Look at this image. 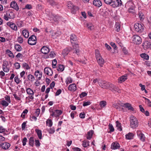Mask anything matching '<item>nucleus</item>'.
Masks as SVG:
<instances>
[{
    "mask_svg": "<svg viewBox=\"0 0 151 151\" xmlns=\"http://www.w3.org/2000/svg\"><path fill=\"white\" fill-rule=\"evenodd\" d=\"M47 14L48 19L50 21H53L55 24H57L63 21V18L58 15H54L51 12Z\"/></svg>",
    "mask_w": 151,
    "mask_h": 151,
    "instance_id": "obj_1",
    "label": "nucleus"
},
{
    "mask_svg": "<svg viewBox=\"0 0 151 151\" xmlns=\"http://www.w3.org/2000/svg\"><path fill=\"white\" fill-rule=\"evenodd\" d=\"M138 122L137 119L133 116L130 117V126L131 128H135L138 126Z\"/></svg>",
    "mask_w": 151,
    "mask_h": 151,
    "instance_id": "obj_2",
    "label": "nucleus"
},
{
    "mask_svg": "<svg viewBox=\"0 0 151 151\" xmlns=\"http://www.w3.org/2000/svg\"><path fill=\"white\" fill-rule=\"evenodd\" d=\"M132 38L133 43L136 45H139L142 42V38L137 35H134Z\"/></svg>",
    "mask_w": 151,
    "mask_h": 151,
    "instance_id": "obj_3",
    "label": "nucleus"
},
{
    "mask_svg": "<svg viewBox=\"0 0 151 151\" xmlns=\"http://www.w3.org/2000/svg\"><path fill=\"white\" fill-rule=\"evenodd\" d=\"M143 24L139 23H136L134 26L135 31L137 32L141 33L143 31Z\"/></svg>",
    "mask_w": 151,
    "mask_h": 151,
    "instance_id": "obj_4",
    "label": "nucleus"
},
{
    "mask_svg": "<svg viewBox=\"0 0 151 151\" xmlns=\"http://www.w3.org/2000/svg\"><path fill=\"white\" fill-rule=\"evenodd\" d=\"M98 83L99 84L101 88H104L108 89V84L110 83L106 82L102 80H99Z\"/></svg>",
    "mask_w": 151,
    "mask_h": 151,
    "instance_id": "obj_5",
    "label": "nucleus"
},
{
    "mask_svg": "<svg viewBox=\"0 0 151 151\" xmlns=\"http://www.w3.org/2000/svg\"><path fill=\"white\" fill-rule=\"evenodd\" d=\"M36 41L37 38L34 35H32L28 39V43L30 45H34L36 43Z\"/></svg>",
    "mask_w": 151,
    "mask_h": 151,
    "instance_id": "obj_6",
    "label": "nucleus"
},
{
    "mask_svg": "<svg viewBox=\"0 0 151 151\" xmlns=\"http://www.w3.org/2000/svg\"><path fill=\"white\" fill-rule=\"evenodd\" d=\"M108 89L113 92H115L117 91L118 93L120 92V91L119 90L118 88L116 86L110 83L108 84Z\"/></svg>",
    "mask_w": 151,
    "mask_h": 151,
    "instance_id": "obj_7",
    "label": "nucleus"
},
{
    "mask_svg": "<svg viewBox=\"0 0 151 151\" xmlns=\"http://www.w3.org/2000/svg\"><path fill=\"white\" fill-rule=\"evenodd\" d=\"M122 5L121 0H112L111 5L114 7L121 6Z\"/></svg>",
    "mask_w": 151,
    "mask_h": 151,
    "instance_id": "obj_8",
    "label": "nucleus"
},
{
    "mask_svg": "<svg viewBox=\"0 0 151 151\" xmlns=\"http://www.w3.org/2000/svg\"><path fill=\"white\" fill-rule=\"evenodd\" d=\"M9 63L7 61H5L3 63L2 65V69L5 72H8L10 68L9 66Z\"/></svg>",
    "mask_w": 151,
    "mask_h": 151,
    "instance_id": "obj_9",
    "label": "nucleus"
},
{
    "mask_svg": "<svg viewBox=\"0 0 151 151\" xmlns=\"http://www.w3.org/2000/svg\"><path fill=\"white\" fill-rule=\"evenodd\" d=\"M142 45L145 50L151 48V43L148 41H145L143 43Z\"/></svg>",
    "mask_w": 151,
    "mask_h": 151,
    "instance_id": "obj_10",
    "label": "nucleus"
},
{
    "mask_svg": "<svg viewBox=\"0 0 151 151\" xmlns=\"http://www.w3.org/2000/svg\"><path fill=\"white\" fill-rule=\"evenodd\" d=\"M137 135L139 139L142 141L144 142L145 139L144 135L142 133L141 131L139 130L137 131Z\"/></svg>",
    "mask_w": 151,
    "mask_h": 151,
    "instance_id": "obj_11",
    "label": "nucleus"
},
{
    "mask_svg": "<svg viewBox=\"0 0 151 151\" xmlns=\"http://www.w3.org/2000/svg\"><path fill=\"white\" fill-rule=\"evenodd\" d=\"M7 25L14 30L16 31L17 29V26L13 22H8L7 23Z\"/></svg>",
    "mask_w": 151,
    "mask_h": 151,
    "instance_id": "obj_12",
    "label": "nucleus"
},
{
    "mask_svg": "<svg viewBox=\"0 0 151 151\" xmlns=\"http://www.w3.org/2000/svg\"><path fill=\"white\" fill-rule=\"evenodd\" d=\"M10 146V144L8 143L5 142L2 143L0 145V147L4 150L8 149Z\"/></svg>",
    "mask_w": 151,
    "mask_h": 151,
    "instance_id": "obj_13",
    "label": "nucleus"
},
{
    "mask_svg": "<svg viewBox=\"0 0 151 151\" xmlns=\"http://www.w3.org/2000/svg\"><path fill=\"white\" fill-rule=\"evenodd\" d=\"M45 73L49 76H51L53 74V72L51 69L49 67L45 68L44 69Z\"/></svg>",
    "mask_w": 151,
    "mask_h": 151,
    "instance_id": "obj_14",
    "label": "nucleus"
},
{
    "mask_svg": "<svg viewBox=\"0 0 151 151\" xmlns=\"http://www.w3.org/2000/svg\"><path fill=\"white\" fill-rule=\"evenodd\" d=\"M120 145L117 142H114L112 143L111 148L113 150H116L119 148Z\"/></svg>",
    "mask_w": 151,
    "mask_h": 151,
    "instance_id": "obj_15",
    "label": "nucleus"
},
{
    "mask_svg": "<svg viewBox=\"0 0 151 151\" xmlns=\"http://www.w3.org/2000/svg\"><path fill=\"white\" fill-rule=\"evenodd\" d=\"M93 4L97 7H99L102 5V3L100 0H94L93 1Z\"/></svg>",
    "mask_w": 151,
    "mask_h": 151,
    "instance_id": "obj_16",
    "label": "nucleus"
},
{
    "mask_svg": "<svg viewBox=\"0 0 151 151\" xmlns=\"http://www.w3.org/2000/svg\"><path fill=\"white\" fill-rule=\"evenodd\" d=\"M49 51V48L46 46H44L41 49V52L45 54L47 53Z\"/></svg>",
    "mask_w": 151,
    "mask_h": 151,
    "instance_id": "obj_17",
    "label": "nucleus"
},
{
    "mask_svg": "<svg viewBox=\"0 0 151 151\" xmlns=\"http://www.w3.org/2000/svg\"><path fill=\"white\" fill-rule=\"evenodd\" d=\"M68 90L72 91H74L76 90V84L73 83L70 84L68 87Z\"/></svg>",
    "mask_w": 151,
    "mask_h": 151,
    "instance_id": "obj_18",
    "label": "nucleus"
},
{
    "mask_svg": "<svg viewBox=\"0 0 151 151\" xmlns=\"http://www.w3.org/2000/svg\"><path fill=\"white\" fill-rule=\"evenodd\" d=\"M11 7L15 9L16 10H19L18 6L17 5L15 1H12L10 5Z\"/></svg>",
    "mask_w": 151,
    "mask_h": 151,
    "instance_id": "obj_19",
    "label": "nucleus"
},
{
    "mask_svg": "<svg viewBox=\"0 0 151 151\" xmlns=\"http://www.w3.org/2000/svg\"><path fill=\"white\" fill-rule=\"evenodd\" d=\"M127 79V75H123L119 77L118 80V82L119 83H121L124 82Z\"/></svg>",
    "mask_w": 151,
    "mask_h": 151,
    "instance_id": "obj_20",
    "label": "nucleus"
},
{
    "mask_svg": "<svg viewBox=\"0 0 151 151\" xmlns=\"http://www.w3.org/2000/svg\"><path fill=\"white\" fill-rule=\"evenodd\" d=\"M79 46L78 44H76L73 45V52H75L77 55H78L79 52Z\"/></svg>",
    "mask_w": 151,
    "mask_h": 151,
    "instance_id": "obj_21",
    "label": "nucleus"
},
{
    "mask_svg": "<svg viewBox=\"0 0 151 151\" xmlns=\"http://www.w3.org/2000/svg\"><path fill=\"white\" fill-rule=\"evenodd\" d=\"M94 132L92 130H91L88 132L86 135V138L90 140L92 137Z\"/></svg>",
    "mask_w": 151,
    "mask_h": 151,
    "instance_id": "obj_22",
    "label": "nucleus"
},
{
    "mask_svg": "<svg viewBox=\"0 0 151 151\" xmlns=\"http://www.w3.org/2000/svg\"><path fill=\"white\" fill-rule=\"evenodd\" d=\"M124 106L128 109L129 110H130L131 111L134 110V108L132 107L131 105L129 103H125L124 104Z\"/></svg>",
    "mask_w": 151,
    "mask_h": 151,
    "instance_id": "obj_23",
    "label": "nucleus"
},
{
    "mask_svg": "<svg viewBox=\"0 0 151 151\" xmlns=\"http://www.w3.org/2000/svg\"><path fill=\"white\" fill-rule=\"evenodd\" d=\"M78 39L76 35L74 34H72L70 35V40L71 43H72L74 41H76Z\"/></svg>",
    "mask_w": 151,
    "mask_h": 151,
    "instance_id": "obj_24",
    "label": "nucleus"
},
{
    "mask_svg": "<svg viewBox=\"0 0 151 151\" xmlns=\"http://www.w3.org/2000/svg\"><path fill=\"white\" fill-rule=\"evenodd\" d=\"M72 7V9H70L71 12L73 14H75L76 12L78 11L79 9L78 6L74 5H73Z\"/></svg>",
    "mask_w": 151,
    "mask_h": 151,
    "instance_id": "obj_25",
    "label": "nucleus"
},
{
    "mask_svg": "<svg viewBox=\"0 0 151 151\" xmlns=\"http://www.w3.org/2000/svg\"><path fill=\"white\" fill-rule=\"evenodd\" d=\"M134 135L133 133L131 132L126 135V138L127 139H133Z\"/></svg>",
    "mask_w": 151,
    "mask_h": 151,
    "instance_id": "obj_26",
    "label": "nucleus"
},
{
    "mask_svg": "<svg viewBox=\"0 0 151 151\" xmlns=\"http://www.w3.org/2000/svg\"><path fill=\"white\" fill-rule=\"evenodd\" d=\"M70 51V49L68 48H66L65 49L63 50V51L62 52V55L64 56H65L67 55L68 53H69Z\"/></svg>",
    "mask_w": 151,
    "mask_h": 151,
    "instance_id": "obj_27",
    "label": "nucleus"
},
{
    "mask_svg": "<svg viewBox=\"0 0 151 151\" xmlns=\"http://www.w3.org/2000/svg\"><path fill=\"white\" fill-rule=\"evenodd\" d=\"M22 34L23 36L26 38H27L29 36V32L25 29L22 31Z\"/></svg>",
    "mask_w": 151,
    "mask_h": 151,
    "instance_id": "obj_28",
    "label": "nucleus"
},
{
    "mask_svg": "<svg viewBox=\"0 0 151 151\" xmlns=\"http://www.w3.org/2000/svg\"><path fill=\"white\" fill-rule=\"evenodd\" d=\"M98 63L101 66H102L103 64L104 63V60L102 57L96 59Z\"/></svg>",
    "mask_w": 151,
    "mask_h": 151,
    "instance_id": "obj_29",
    "label": "nucleus"
},
{
    "mask_svg": "<svg viewBox=\"0 0 151 151\" xmlns=\"http://www.w3.org/2000/svg\"><path fill=\"white\" fill-rule=\"evenodd\" d=\"M47 2L52 6H55L58 4V3L53 0H46Z\"/></svg>",
    "mask_w": 151,
    "mask_h": 151,
    "instance_id": "obj_30",
    "label": "nucleus"
},
{
    "mask_svg": "<svg viewBox=\"0 0 151 151\" xmlns=\"http://www.w3.org/2000/svg\"><path fill=\"white\" fill-rule=\"evenodd\" d=\"M115 30L117 32L120 30V24L119 22H116L115 24Z\"/></svg>",
    "mask_w": 151,
    "mask_h": 151,
    "instance_id": "obj_31",
    "label": "nucleus"
},
{
    "mask_svg": "<svg viewBox=\"0 0 151 151\" xmlns=\"http://www.w3.org/2000/svg\"><path fill=\"white\" fill-rule=\"evenodd\" d=\"M14 48L18 52L22 50L21 47L19 44L15 45L14 46Z\"/></svg>",
    "mask_w": 151,
    "mask_h": 151,
    "instance_id": "obj_32",
    "label": "nucleus"
},
{
    "mask_svg": "<svg viewBox=\"0 0 151 151\" xmlns=\"http://www.w3.org/2000/svg\"><path fill=\"white\" fill-rule=\"evenodd\" d=\"M1 104L3 106L6 107L9 105V103L5 100H2L0 102Z\"/></svg>",
    "mask_w": 151,
    "mask_h": 151,
    "instance_id": "obj_33",
    "label": "nucleus"
},
{
    "mask_svg": "<svg viewBox=\"0 0 151 151\" xmlns=\"http://www.w3.org/2000/svg\"><path fill=\"white\" fill-rule=\"evenodd\" d=\"M32 59L33 61L35 62H38V57L37 54H34L32 56Z\"/></svg>",
    "mask_w": 151,
    "mask_h": 151,
    "instance_id": "obj_34",
    "label": "nucleus"
},
{
    "mask_svg": "<svg viewBox=\"0 0 151 151\" xmlns=\"http://www.w3.org/2000/svg\"><path fill=\"white\" fill-rule=\"evenodd\" d=\"M89 142L87 140H84L83 142V146L85 147H86L89 145Z\"/></svg>",
    "mask_w": 151,
    "mask_h": 151,
    "instance_id": "obj_35",
    "label": "nucleus"
},
{
    "mask_svg": "<svg viewBox=\"0 0 151 151\" xmlns=\"http://www.w3.org/2000/svg\"><path fill=\"white\" fill-rule=\"evenodd\" d=\"M6 14L9 19L13 18L14 17V15L13 12H6Z\"/></svg>",
    "mask_w": 151,
    "mask_h": 151,
    "instance_id": "obj_36",
    "label": "nucleus"
},
{
    "mask_svg": "<svg viewBox=\"0 0 151 151\" xmlns=\"http://www.w3.org/2000/svg\"><path fill=\"white\" fill-rule=\"evenodd\" d=\"M99 105L101 108H104L106 105V102L104 101H101L100 102Z\"/></svg>",
    "mask_w": 151,
    "mask_h": 151,
    "instance_id": "obj_37",
    "label": "nucleus"
},
{
    "mask_svg": "<svg viewBox=\"0 0 151 151\" xmlns=\"http://www.w3.org/2000/svg\"><path fill=\"white\" fill-rule=\"evenodd\" d=\"M116 127H117V129L118 130L120 131H121L122 130V129L121 128V124L117 121L116 122Z\"/></svg>",
    "mask_w": 151,
    "mask_h": 151,
    "instance_id": "obj_38",
    "label": "nucleus"
},
{
    "mask_svg": "<svg viewBox=\"0 0 151 151\" xmlns=\"http://www.w3.org/2000/svg\"><path fill=\"white\" fill-rule=\"evenodd\" d=\"M140 56L142 58L146 60H148L149 58V56L145 53L141 54L140 55Z\"/></svg>",
    "mask_w": 151,
    "mask_h": 151,
    "instance_id": "obj_39",
    "label": "nucleus"
},
{
    "mask_svg": "<svg viewBox=\"0 0 151 151\" xmlns=\"http://www.w3.org/2000/svg\"><path fill=\"white\" fill-rule=\"evenodd\" d=\"M64 69V65H59L58 67L57 68V70L58 71H62Z\"/></svg>",
    "mask_w": 151,
    "mask_h": 151,
    "instance_id": "obj_40",
    "label": "nucleus"
},
{
    "mask_svg": "<svg viewBox=\"0 0 151 151\" xmlns=\"http://www.w3.org/2000/svg\"><path fill=\"white\" fill-rule=\"evenodd\" d=\"M62 111L59 110H56L55 111V116H58L62 113Z\"/></svg>",
    "mask_w": 151,
    "mask_h": 151,
    "instance_id": "obj_41",
    "label": "nucleus"
},
{
    "mask_svg": "<svg viewBox=\"0 0 151 151\" xmlns=\"http://www.w3.org/2000/svg\"><path fill=\"white\" fill-rule=\"evenodd\" d=\"M95 56L96 59L102 57L99 51L97 50H95Z\"/></svg>",
    "mask_w": 151,
    "mask_h": 151,
    "instance_id": "obj_42",
    "label": "nucleus"
},
{
    "mask_svg": "<svg viewBox=\"0 0 151 151\" xmlns=\"http://www.w3.org/2000/svg\"><path fill=\"white\" fill-rule=\"evenodd\" d=\"M29 143L30 145L33 146L34 145V137H31L29 140Z\"/></svg>",
    "mask_w": 151,
    "mask_h": 151,
    "instance_id": "obj_43",
    "label": "nucleus"
},
{
    "mask_svg": "<svg viewBox=\"0 0 151 151\" xmlns=\"http://www.w3.org/2000/svg\"><path fill=\"white\" fill-rule=\"evenodd\" d=\"M46 124L47 126L49 127H51L52 125V121L51 119H48L46 122Z\"/></svg>",
    "mask_w": 151,
    "mask_h": 151,
    "instance_id": "obj_44",
    "label": "nucleus"
},
{
    "mask_svg": "<svg viewBox=\"0 0 151 151\" xmlns=\"http://www.w3.org/2000/svg\"><path fill=\"white\" fill-rule=\"evenodd\" d=\"M86 26L88 29L91 30L93 28V25L91 23L88 22L86 24Z\"/></svg>",
    "mask_w": 151,
    "mask_h": 151,
    "instance_id": "obj_45",
    "label": "nucleus"
},
{
    "mask_svg": "<svg viewBox=\"0 0 151 151\" xmlns=\"http://www.w3.org/2000/svg\"><path fill=\"white\" fill-rule=\"evenodd\" d=\"M28 78L29 81L32 82L34 81L35 80V78L34 76L32 75L31 74L29 75L28 76Z\"/></svg>",
    "mask_w": 151,
    "mask_h": 151,
    "instance_id": "obj_46",
    "label": "nucleus"
},
{
    "mask_svg": "<svg viewBox=\"0 0 151 151\" xmlns=\"http://www.w3.org/2000/svg\"><path fill=\"white\" fill-rule=\"evenodd\" d=\"M28 112V111L27 109H25L22 112L21 115V116L23 118H24L25 116V114H27Z\"/></svg>",
    "mask_w": 151,
    "mask_h": 151,
    "instance_id": "obj_47",
    "label": "nucleus"
},
{
    "mask_svg": "<svg viewBox=\"0 0 151 151\" xmlns=\"http://www.w3.org/2000/svg\"><path fill=\"white\" fill-rule=\"evenodd\" d=\"M66 84L68 85L72 82V80L70 77H69L68 78L66 81Z\"/></svg>",
    "mask_w": 151,
    "mask_h": 151,
    "instance_id": "obj_48",
    "label": "nucleus"
},
{
    "mask_svg": "<svg viewBox=\"0 0 151 151\" xmlns=\"http://www.w3.org/2000/svg\"><path fill=\"white\" fill-rule=\"evenodd\" d=\"M27 92L28 94L32 95L33 94V92L30 88H28L27 89Z\"/></svg>",
    "mask_w": 151,
    "mask_h": 151,
    "instance_id": "obj_49",
    "label": "nucleus"
},
{
    "mask_svg": "<svg viewBox=\"0 0 151 151\" xmlns=\"http://www.w3.org/2000/svg\"><path fill=\"white\" fill-rule=\"evenodd\" d=\"M109 129L110 132H113L114 131V129L111 124H109Z\"/></svg>",
    "mask_w": 151,
    "mask_h": 151,
    "instance_id": "obj_50",
    "label": "nucleus"
},
{
    "mask_svg": "<svg viewBox=\"0 0 151 151\" xmlns=\"http://www.w3.org/2000/svg\"><path fill=\"white\" fill-rule=\"evenodd\" d=\"M73 4L72 3L71 1H68V2L67 3V6L69 9H72V6H73Z\"/></svg>",
    "mask_w": 151,
    "mask_h": 151,
    "instance_id": "obj_51",
    "label": "nucleus"
},
{
    "mask_svg": "<svg viewBox=\"0 0 151 151\" xmlns=\"http://www.w3.org/2000/svg\"><path fill=\"white\" fill-rule=\"evenodd\" d=\"M91 104V102L89 101H88L87 102H83V106H86L90 105Z\"/></svg>",
    "mask_w": 151,
    "mask_h": 151,
    "instance_id": "obj_52",
    "label": "nucleus"
},
{
    "mask_svg": "<svg viewBox=\"0 0 151 151\" xmlns=\"http://www.w3.org/2000/svg\"><path fill=\"white\" fill-rule=\"evenodd\" d=\"M56 64L57 60L56 59L54 60L52 62V65L53 68H56Z\"/></svg>",
    "mask_w": 151,
    "mask_h": 151,
    "instance_id": "obj_53",
    "label": "nucleus"
},
{
    "mask_svg": "<svg viewBox=\"0 0 151 151\" xmlns=\"http://www.w3.org/2000/svg\"><path fill=\"white\" fill-rule=\"evenodd\" d=\"M18 42L20 43H22L23 42L22 38L21 36L18 37L17 39Z\"/></svg>",
    "mask_w": 151,
    "mask_h": 151,
    "instance_id": "obj_54",
    "label": "nucleus"
},
{
    "mask_svg": "<svg viewBox=\"0 0 151 151\" xmlns=\"http://www.w3.org/2000/svg\"><path fill=\"white\" fill-rule=\"evenodd\" d=\"M22 66L23 67L27 69H29V67L28 65L26 63H24L22 64Z\"/></svg>",
    "mask_w": 151,
    "mask_h": 151,
    "instance_id": "obj_55",
    "label": "nucleus"
},
{
    "mask_svg": "<svg viewBox=\"0 0 151 151\" xmlns=\"http://www.w3.org/2000/svg\"><path fill=\"white\" fill-rule=\"evenodd\" d=\"M37 116H35V115H32L30 117V119L32 121H36L37 120Z\"/></svg>",
    "mask_w": 151,
    "mask_h": 151,
    "instance_id": "obj_56",
    "label": "nucleus"
},
{
    "mask_svg": "<svg viewBox=\"0 0 151 151\" xmlns=\"http://www.w3.org/2000/svg\"><path fill=\"white\" fill-rule=\"evenodd\" d=\"M49 133L50 134H53L55 132V129L53 127L50 128L48 131Z\"/></svg>",
    "mask_w": 151,
    "mask_h": 151,
    "instance_id": "obj_57",
    "label": "nucleus"
},
{
    "mask_svg": "<svg viewBox=\"0 0 151 151\" xmlns=\"http://www.w3.org/2000/svg\"><path fill=\"white\" fill-rule=\"evenodd\" d=\"M15 81L17 84H18L19 83L20 80L18 76H16L14 78Z\"/></svg>",
    "mask_w": 151,
    "mask_h": 151,
    "instance_id": "obj_58",
    "label": "nucleus"
},
{
    "mask_svg": "<svg viewBox=\"0 0 151 151\" xmlns=\"http://www.w3.org/2000/svg\"><path fill=\"white\" fill-rule=\"evenodd\" d=\"M104 2L108 4H111L112 0H104Z\"/></svg>",
    "mask_w": 151,
    "mask_h": 151,
    "instance_id": "obj_59",
    "label": "nucleus"
},
{
    "mask_svg": "<svg viewBox=\"0 0 151 151\" xmlns=\"http://www.w3.org/2000/svg\"><path fill=\"white\" fill-rule=\"evenodd\" d=\"M146 100V102L147 103V104L149 106H151V101H150V100L147 99H145Z\"/></svg>",
    "mask_w": 151,
    "mask_h": 151,
    "instance_id": "obj_60",
    "label": "nucleus"
},
{
    "mask_svg": "<svg viewBox=\"0 0 151 151\" xmlns=\"http://www.w3.org/2000/svg\"><path fill=\"white\" fill-rule=\"evenodd\" d=\"M14 65L16 69H19L20 67V66L19 63L17 62L15 63Z\"/></svg>",
    "mask_w": 151,
    "mask_h": 151,
    "instance_id": "obj_61",
    "label": "nucleus"
},
{
    "mask_svg": "<svg viewBox=\"0 0 151 151\" xmlns=\"http://www.w3.org/2000/svg\"><path fill=\"white\" fill-rule=\"evenodd\" d=\"M42 136L41 131L38 130V138L40 139H42Z\"/></svg>",
    "mask_w": 151,
    "mask_h": 151,
    "instance_id": "obj_62",
    "label": "nucleus"
},
{
    "mask_svg": "<svg viewBox=\"0 0 151 151\" xmlns=\"http://www.w3.org/2000/svg\"><path fill=\"white\" fill-rule=\"evenodd\" d=\"M55 54L54 52H51L49 54V56L50 58H53L55 57Z\"/></svg>",
    "mask_w": 151,
    "mask_h": 151,
    "instance_id": "obj_63",
    "label": "nucleus"
},
{
    "mask_svg": "<svg viewBox=\"0 0 151 151\" xmlns=\"http://www.w3.org/2000/svg\"><path fill=\"white\" fill-rule=\"evenodd\" d=\"M87 95V94L86 93L83 92L80 95V96L81 98H83L86 96Z\"/></svg>",
    "mask_w": 151,
    "mask_h": 151,
    "instance_id": "obj_64",
    "label": "nucleus"
}]
</instances>
